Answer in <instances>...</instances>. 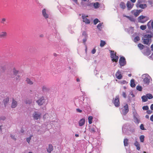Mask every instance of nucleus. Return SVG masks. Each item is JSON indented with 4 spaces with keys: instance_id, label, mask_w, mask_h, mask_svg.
<instances>
[{
    "instance_id": "obj_1",
    "label": "nucleus",
    "mask_w": 153,
    "mask_h": 153,
    "mask_svg": "<svg viewBox=\"0 0 153 153\" xmlns=\"http://www.w3.org/2000/svg\"><path fill=\"white\" fill-rule=\"evenodd\" d=\"M152 36L151 34H146L143 36V43L144 44L149 45L150 42L151 41Z\"/></svg>"
},
{
    "instance_id": "obj_2",
    "label": "nucleus",
    "mask_w": 153,
    "mask_h": 153,
    "mask_svg": "<svg viewBox=\"0 0 153 153\" xmlns=\"http://www.w3.org/2000/svg\"><path fill=\"white\" fill-rule=\"evenodd\" d=\"M116 53H114V51H111V57L112 59V61L114 62H118L119 57L116 55Z\"/></svg>"
},
{
    "instance_id": "obj_3",
    "label": "nucleus",
    "mask_w": 153,
    "mask_h": 153,
    "mask_svg": "<svg viewBox=\"0 0 153 153\" xmlns=\"http://www.w3.org/2000/svg\"><path fill=\"white\" fill-rule=\"evenodd\" d=\"M142 1L140 0H138L136 4L137 8H140L142 9H144L147 7V5L146 4H142Z\"/></svg>"
},
{
    "instance_id": "obj_4",
    "label": "nucleus",
    "mask_w": 153,
    "mask_h": 153,
    "mask_svg": "<svg viewBox=\"0 0 153 153\" xmlns=\"http://www.w3.org/2000/svg\"><path fill=\"white\" fill-rule=\"evenodd\" d=\"M149 19L146 16H141L138 19L139 22L143 23L146 22Z\"/></svg>"
},
{
    "instance_id": "obj_5",
    "label": "nucleus",
    "mask_w": 153,
    "mask_h": 153,
    "mask_svg": "<svg viewBox=\"0 0 153 153\" xmlns=\"http://www.w3.org/2000/svg\"><path fill=\"white\" fill-rule=\"evenodd\" d=\"M113 102L116 107H118L120 106V102L118 96H116L113 99Z\"/></svg>"
},
{
    "instance_id": "obj_6",
    "label": "nucleus",
    "mask_w": 153,
    "mask_h": 153,
    "mask_svg": "<svg viewBox=\"0 0 153 153\" xmlns=\"http://www.w3.org/2000/svg\"><path fill=\"white\" fill-rule=\"evenodd\" d=\"M119 64L121 66H124L126 64V59L124 57H121L119 60Z\"/></svg>"
},
{
    "instance_id": "obj_7",
    "label": "nucleus",
    "mask_w": 153,
    "mask_h": 153,
    "mask_svg": "<svg viewBox=\"0 0 153 153\" xmlns=\"http://www.w3.org/2000/svg\"><path fill=\"white\" fill-rule=\"evenodd\" d=\"M129 111L128 106V104H126L124 105L122 110V113L125 115Z\"/></svg>"
},
{
    "instance_id": "obj_8",
    "label": "nucleus",
    "mask_w": 153,
    "mask_h": 153,
    "mask_svg": "<svg viewBox=\"0 0 153 153\" xmlns=\"http://www.w3.org/2000/svg\"><path fill=\"white\" fill-rule=\"evenodd\" d=\"M142 10H132L131 13L133 14L135 17H136L141 12Z\"/></svg>"
},
{
    "instance_id": "obj_9",
    "label": "nucleus",
    "mask_w": 153,
    "mask_h": 153,
    "mask_svg": "<svg viewBox=\"0 0 153 153\" xmlns=\"http://www.w3.org/2000/svg\"><path fill=\"white\" fill-rule=\"evenodd\" d=\"M45 101V100L44 97H42L39 99V100L36 101V102L39 105L41 106L44 104Z\"/></svg>"
},
{
    "instance_id": "obj_10",
    "label": "nucleus",
    "mask_w": 153,
    "mask_h": 153,
    "mask_svg": "<svg viewBox=\"0 0 153 153\" xmlns=\"http://www.w3.org/2000/svg\"><path fill=\"white\" fill-rule=\"evenodd\" d=\"M7 36V33L5 31H3L0 33V38L2 39H6Z\"/></svg>"
},
{
    "instance_id": "obj_11",
    "label": "nucleus",
    "mask_w": 153,
    "mask_h": 153,
    "mask_svg": "<svg viewBox=\"0 0 153 153\" xmlns=\"http://www.w3.org/2000/svg\"><path fill=\"white\" fill-rule=\"evenodd\" d=\"M41 116V113L37 112H35L33 114V118L35 120H38L40 118Z\"/></svg>"
},
{
    "instance_id": "obj_12",
    "label": "nucleus",
    "mask_w": 153,
    "mask_h": 153,
    "mask_svg": "<svg viewBox=\"0 0 153 153\" xmlns=\"http://www.w3.org/2000/svg\"><path fill=\"white\" fill-rule=\"evenodd\" d=\"M134 5V4H131L129 1H127L126 6L128 10H131L133 8Z\"/></svg>"
},
{
    "instance_id": "obj_13",
    "label": "nucleus",
    "mask_w": 153,
    "mask_h": 153,
    "mask_svg": "<svg viewBox=\"0 0 153 153\" xmlns=\"http://www.w3.org/2000/svg\"><path fill=\"white\" fill-rule=\"evenodd\" d=\"M147 26L149 30L153 29V20H150L147 23Z\"/></svg>"
},
{
    "instance_id": "obj_14",
    "label": "nucleus",
    "mask_w": 153,
    "mask_h": 153,
    "mask_svg": "<svg viewBox=\"0 0 153 153\" xmlns=\"http://www.w3.org/2000/svg\"><path fill=\"white\" fill-rule=\"evenodd\" d=\"M82 17L83 19V21L86 24H89L90 22V20L87 19V17H88V16H85L82 15Z\"/></svg>"
},
{
    "instance_id": "obj_15",
    "label": "nucleus",
    "mask_w": 153,
    "mask_h": 153,
    "mask_svg": "<svg viewBox=\"0 0 153 153\" xmlns=\"http://www.w3.org/2000/svg\"><path fill=\"white\" fill-rule=\"evenodd\" d=\"M85 118H82L80 120L79 122V126H83L85 123Z\"/></svg>"
},
{
    "instance_id": "obj_16",
    "label": "nucleus",
    "mask_w": 153,
    "mask_h": 153,
    "mask_svg": "<svg viewBox=\"0 0 153 153\" xmlns=\"http://www.w3.org/2000/svg\"><path fill=\"white\" fill-rule=\"evenodd\" d=\"M42 14L43 16L46 19H47L48 17V15L46 13V10L45 9H43L42 10Z\"/></svg>"
},
{
    "instance_id": "obj_17",
    "label": "nucleus",
    "mask_w": 153,
    "mask_h": 153,
    "mask_svg": "<svg viewBox=\"0 0 153 153\" xmlns=\"http://www.w3.org/2000/svg\"><path fill=\"white\" fill-rule=\"evenodd\" d=\"M17 104V102L15 100H14L13 99V101L12 103L11 107L12 108H15Z\"/></svg>"
},
{
    "instance_id": "obj_18",
    "label": "nucleus",
    "mask_w": 153,
    "mask_h": 153,
    "mask_svg": "<svg viewBox=\"0 0 153 153\" xmlns=\"http://www.w3.org/2000/svg\"><path fill=\"white\" fill-rule=\"evenodd\" d=\"M53 146L51 144H49L48 148L47 149V152L49 153H51L53 150Z\"/></svg>"
},
{
    "instance_id": "obj_19",
    "label": "nucleus",
    "mask_w": 153,
    "mask_h": 153,
    "mask_svg": "<svg viewBox=\"0 0 153 153\" xmlns=\"http://www.w3.org/2000/svg\"><path fill=\"white\" fill-rule=\"evenodd\" d=\"M13 72L14 74L16 75L18 74H19L20 72L18 70L16 69L15 68H14L13 69Z\"/></svg>"
},
{
    "instance_id": "obj_20",
    "label": "nucleus",
    "mask_w": 153,
    "mask_h": 153,
    "mask_svg": "<svg viewBox=\"0 0 153 153\" xmlns=\"http://www.w3.org/2000/svg\"><path fill=\"white\" fill-rule=\"evenodd\" d=\"M134 145L136 147L137 149L138 150H140V144L137 141H136L135 142V143H134Z\"/></svg>"
},
{
    "instance_id": "obj_21",
    "label": "nucleus",
    "mask_w": 153,
    "mask_h": 153,
    "mask_svg": "<svg viewBox=\"0 0 153 153\" xmlns=\"http://www.w3.org/2000/svg\"><path fill=\"white\" fill-rule=\"evenodd\" d=\"M143 81L145 84L148 85L150 81V79H148L147 77H146L143 79Z\"/></svg>"
},
{
    "instance_id": "obj_22",
    "label": "nucleus",
    "mask_w": 153,
    "mask_h": 153,
    "mask_svg": "<svg viewBox=\"0 0 153 153\" xmlns=\"http://www.w3.org/2000/svg\"><path fill=\"white\" fill-rule=\"evenodd\" d=\"M130 86L132 87H134L135 86V84L134 83V79H132L131 80Z\"/></svg>"
},
{
    "instance_id": "obj_23",
    "label": "nucleus",
    "mask_w": 153,
    "mask_h": 153,
    "mask_svg": "<svg viewBox=\"0 0 153 153\" xmlns=\"http://www.w3.org/2000/svg\"><path fill=\"white\" fill-rule=\"evenodd\" d=\"M120 6L121 8L123 9H124L126 8L125 4L124 2H121L120 3Z\"/></svg>"
},
{
    "instance_id": "obj_24",
    "label": "nucleus",
    "mask_w": 153,
    "mask_h": 153,
    "mask_svg": "<svg viewBox=\"0 0 153 153\" xmlns=\"http://www.w3.org/2000/svg\"><path fill=\"white\" fill-rule=\"evenodd\" d=\"M9 98L7 97L3 100L4 103V105L5 106L7 104L8 102L9 101Z\"/></svg>"
},
{
    "instance_id": "obj_25",
    "label": "nucleus",
    "mask_w": 153,
    "mask_h": 153,
    "mask_svg": "<svg viewBox=\"0 0 153 153\" xmlns=\"http://www.w3.org/2000/svg\"><path fill=\"white\" fill-rule=\"evenodd\" d=\"M141 98L142 100V101L143 102H146L148 100V99L146 95L143 96Z\"/></svg>"
},
{
    "instance_id": "obj_26",
    "label": "nucleus",
    "mask_w": 153,
    "mask_h": 153,
    "mask_svg": "<svg viewBox=\"0 0 153 153\" xmlns=\"http://www.w3.org/2000/svg\"><path fill=\"white\" fill-rule=\"evenodd\" d=\"M27 83L28 84L32 85L33 84V82L32 80H31L29 78H27L26 80Z\"/></svg>"
},
{
    "instance_id": "obj_27",
    "label": "nucleus",
    "mask_w": 153,
    "mask_h": 153,
    "mask_svg": "<svg viewBox=\"0 0 153 153\" xmlns=\"http://www.w3.org/2000/svg\"><path fill=\"white\" fill-rule=\"evenodd\" d=\"M128 140L126 138V139H124L123 142H124V145L125 146H128Z\"/></svg>"
},
{
    "instance_id": "obj_28",
    "label": "nucleus",
    "mask_w": 153,
    "mask_h": 153,
    "mask_svg": "<svg viewBox=\"0 0 153 153\" xmlns=\"http://www.w3.org/2000/svg\"><path fill=\"white\" fill-rule=\"evenodd\" d=\"M106 44L105 42L103 40H101L100 41V46L101 47H103Z\"/></svg>"
},
{
    "instance_id": "obj_29",
    "label": "nucleus",
    "mask_w": 153,
    "mask_h": 153,
    "mask_svg": "<svg viewBox=\"0 0 153 153\" xmlns=\"http://www.w3.org/2000/svg\"><path fill=\"white\" fill-rule=\"evenodd\" d=\"M146 96H147V99H152L153 97L152 95L150 94H146Z\"/></svg>"
},
{
    "instance_id": "obj_30",
    "label": "nucleus",
    "mask_w": 153,
    "mask_h": 153,
    "mask_svg": "<svg viewBox=\"0 0 153 153\" xmlns=\"http://www.w3.org/2000/svg\"><path fill=\"white\" fill-rule=\"evenodd\" d=\"M93 119V117L92 116H89L88 117V123L89 124H91L92 123V121Z\"/></svg>"
},
{
    "instance_id": "obj_31",
    "label": "nucleus",
    "mask_w": 153,
    "mask_h": 153,
    "mask_svg": "<svg viewBox=\"0 0 153 153\" xmlns=\"http://www.w3.org/2000/svg\"><path fill=\"white\" fill-rule=\"evenodd\" d=\"M116 76H122L121 72L119 70L115 74Z\"/></svg>"
},
{
    "instance_id": "obj_32",
    "label": "nucleus",
    "mask_w": 153,
    "mask_h": 153,
    "mask_svg": "<svg viewBox=\"0 0 153 153\" xmlns=\"http://www.w3.org/2000/svg\"><path fill=\"white\" fill-rule=\"evenodd\" d=\"M102 23H99L97 25V27L98 29L100 30H101L102 28Z\"/></svg>"
},
{
    "instance_id": "obj_33",
    "label": "nucleus",
    "mask_w": 153,
    "mask_h": 153,
    "mask_svg": "<svg viewBox=\"0 0 153 153\" xmlns=\"http://www.w3.org/2000/svg\"><path fill=\"white\" fill-rule=\"evenodd\" d=\"M138 47L139 48L140 50L143 49L144 48V46L140 43H139L138 44Z\"/></svg>"
},
{
    "instance_id": "obj_34",
    "label": "nucleus",
    "mask_w": 153,
    "mask_h": 153,
    "mask_svg": "<svg viewBox=\"0 0 153 153\" xmlns=\"http://www.w3.org/2000/svg\"><path fill=\"white\" fill-rule=\"evenodd\" d=\"M99 4L98 2H96L94 4V6L95 8H98L99 7Z\"/></svg>"
},
{
    "instance_id": "obj_35",
    "label": "nucleus",
    "mask_w": 153,
    "mask_h": 153,
    "mask_svg": "<svg viewBox=\"0 0 153 153\" xmlns=\"http://www.w3.org/2000/svg\"><path fill=\"white\" fill-rule=\"evenodd\" d=\"M147 27V26L146 25H142L140 27V29L142 30H145Z\"/></svg>"
},
{
    "instance_id": "obj_36",
    "label": "nucleus",
    "mask_w": 153,
    "mask_h": 153,
    "mask_svg": "<svg viewBox=\"0 0 153 153\" xmlns=\"http://www.w3.org/2000/svg\"><path fill=\"white\" fill-rule=\"evenodd\" d=\"M140 141L141 142H143L144 140V136L143 135H141L140 137Z\"/></svg>"
},
{
    "instance_id": "obj_37",
    "label": "nucleus",
    "mask_w": 153,
    "mask_h": 153,
    "mask_svg": "<svg viewBox=\"0 0 153 153\" xmlns=\"http://www.w3.org/2000/svg\"><path fill=\"white\" fill-rule=\"evenodd\" d=\"M148 4L151 7L152 6V4H153V0H148Z\"/></svg>"
},
{
    "instance_id": "obj_38",
    "label": "nucleus",
    "mask_w": 153,
    "mask_h": 153,
    "mask_svg": "<svg viewBox=\"0 0 153 153\" xmlns=\"http://www.w3.org/2000/svg\"><path fill=\"white\" fill-rule=\"evenodd\" d=\"M140 40V37L138 36H137L134 39V41L136 42Z\"/></svg>"
},
{
    "instance_id": "obj_39",
    "label": "nucleus",
    "mask_w": 153,
    "mask_h": 153,
    "mask_svg": "<svg viewBox=\"0 0 153 153\" xmlns=\"http://www.w3.org/2000/svg\"><path fill=\"white\" fill-rule=\"evenodd\" d=\"M32 102V100L30 99H27V100H26V103L27 104H30Z\"/></svg>"
},
{
    "instance_id": "obj_40",
    "label": "nucleus",
    "mask_w": 153,
    "mask_h": 153,
    "mask_svg": "<svg viewBox=\"0 0 153 153\" xmlns=\"http://www.w3.org/2000/svg\"><path fill=\"white\" fill-rule=\"evenodd\" d=\"M136 88L137 90L139 91H142V87L141 86H137L136 87Z\"/></svg>"
},
{
    "instance_id": "obj_41",
    "label": "nucleus",
    "mask_w": 153,
    "mask_h": 153,
    "mask_svg": "<svg viewBox=\"0 0 153 153\" xmlns=\"http://www.w3.org/2000/svg\"><path fill=\"white\" fill-rule=\"evenodd\" d=\"M128 19L131 21L132 22H134L135 20L134 19V18H133L132 16H129V17Z\"/></svg>"
},
{
    "instance_id": "obj_42",
    "label": "nucleus",
    "mask_w": 153,
    "mask_h": 153,
    "mask_svg": "<svg viewBox=\"0 0 153 153\" xmlns=\"http://www.w3.org/2000/svg\"><path fill=\"white\" fill-rule=\"evenodd\" d=\"M90 131L91 133H94L95 132V129L94 128H91L90 129Z\"/></svg>"
},
{
    "instance_id": "obj_43",
    "label": "nucleus",
    "mask_w": 153,
    "mask_h": 153,
    "mask_svg": "<svg viewBox=\"0 0 153 153\" xmlns=\"http://www.w3.org/2000/svg\"><path fill=\"white\" fill-rule=\"evenodd\" d=\"M99 22V20L97 19H96L94 21V25H96Z\"/></svg>"
},
{
    "instance_id": "obj_44",
    "label": "nucleus",
    "mask_w": 153,
    "mask_h": 153,
    "mask_svg": "<svg viewBox=\"0 0 153 153\" xmlns=\"http://www.w3.org/2000/svg\"><path fill=\"white\" fill-rule=\"evenodd\" d=\"M32 137V135H30L29 137L27 138V141L28 142V143H29L30 141V140L31 137Z\"/></svg>"
},
{
    "instance_id": "obj_45",
    "label": "nucleus",
    "mask_w": 153,
    "mask_h": 153,
    "mask_svg": "<svg viewBox=\"0 0 153 153\" xmlns=\"http://www.w3.org/2000/svg\"><path fill=\"white\" fill-rule=\"evenodd\" d=\"M142 108L143 110H147L149 109V107L147 105L144 106Z\"/></svg>"
},
{
    "instance_id": "obj_46",
    "label": "nucleus",
    "mask_w": 153,
    "mask_h": 153,
    "mask_svg": "<svg viewBox=\"0 0 153 153\" xmlns=\"http://www.w3.org/2000/svg\"><path fill=\"white\" fill-rule=\"evenodd\" d=\"M140 129L142 130H145V128L144 127V126H143V124H141L140 125Z\"/></svg>"
},
{
    "instance_id": "obj_47",
    "label": "nucleus",
    "mask_w": 153,
    "mask_h": 153,
    "mask_svg": "<svg viewBox=\"0 0 153 153\" xmlns=\"http://www.w3.org/2000/svg\"><path fill=\"white\" fill-rule=\"evenodd\" d=\"M6 19L5 18H3L1 21V22L2 23L4 24L5 23V22H6Z\"/></svg>"
},
{
    "instance_id": "obj_48",
    "label": "nucleus",
    "mask_w": 153,
    "mask_h": 153,
    "mask_svg": "<svg viewBox=\"0 0 153 153\" xmlns=\"http://www.w3.org/2000/svg\"><path fill=\"white\" fill-rule=\"evenodd\" d=\"M122 95L123 97L125 98H126V93L125 92H123Z\"/></svg>"
},
{
    "instance_id": "obj_49",
    "label": "nucleus",
    "mask_w": 153,
    "mask_h": 153,
    "mask_svg": "<svg viewBox=\"0 0 153 153\" xmlns=\"http://www.w3.org/2000/svg\"><path fill=\"white\" fill-rule=\"evenodd\" d=\"M96 51V50L94 48L93 49V50H92V51H91V53L92 54H94L95 53Z\"/></svg>"
},
{
    "instance_id": "obj_50",
    "label": "nucleus",
    "mask_w": 153,
    "mask_h": 153,
    "mask_svg": "<svg viewBox=\"0 0 153 153\" xmlns=\"http://www.w3.org/2000/svg\"><path fill=\"white\" fill-rule=\"evenodd\" d=\"M142 76L146 77V76H149L147 74H143L142 75Z\"/></svg>"
},
{
    "instance_id": "obj_51",
    "label": "nucleus",
    "mask_w": 153,
    "mask_h": 153,
    "mask_svg": "<svg viewBox=\"0 0 153 153\" xmlns=\"http://www.w3.org/2000/svg\"><path fill=\"white\" fill-rule=\"evenodd\" d=\"M150 120L152 122H153V115H152L151 116Z\"/></svg>"
},
{
    "instance_id": "obj_52",
    "label": "nucleus",
    "mask_w": 153,
    "mask_h": 153,
    "mask_svg": "<svg viewBox=\"0 0 153 153\" xmlns=\"http://www.w3.org/2000/svg\"><path fill=\"white\" fill-rule=\"evenodd\" d=\"M76 111H78V112H79V113H81L82 112V111L79 109H77Z\"/></svg>"
},
{
    "instance_id": "obj_53",
    "label": "nucleus",
    "mask_w": 153,
    "mask_h": 153,
    "mask_svg": "<svg viewBox=\"0 0 153 153\" xmlns=\"http://www.w3.org/2000/svg\"><path fill=\"white\" fill-rule=\"evenodd\" d=\"M11 137H12V138L14 140H16V138H15V137L13 135H11Z\"/></svg>"
},
{
    "instance_id": "obj_54",
    "label": "nucleus",
    "mask_w": 153,
    "mask_h": 153,
    "mask_svg": "<svg viewBox=\"0 0 153 153\" xmlns=\"http://www.w3.org/2000/svg\"><path fill=\"white\" fill-rule=\"evenodd\" d=\"M86 40H87L86 39H84L83 40V43L85 45V42L86 41Z\"/></svg>"
},
{
    "instance_id": "obj_55",
    "label": "nucleus",
    "mask_w": 153,
    "mask_h": 153,
    "mask_svg": "<svg viewBox=\"0 0 153 153\" xmlns=\"http://www.w3.org/2000/svg\"><path fill=\"white\" fill-rule=\"evenodd\" d=\"M123 16L124 17H126V18H127L128 19V18H129V17L130 16H126V15L125 14H123Z\"/></svg>"
},
{
    "instance_id": "obj_56",
    "label": "nucleus",
    "mask_w": 153,
    "mask_h": 153,
    "mask_svg": "<svg viewBox=\"0 0 153 153\" xmlns=\"http://www.w3.org/2000/svg\"><path fill=\"white\" fill-rule=\"evenodd\" d=\"M147 112L148 114H150L152 113V111L150 110H148L147 111Z\"/></svg>"
},
{
    "instance_id": "obj_57",
    "label": "nucleus",
    "mask_w": 153,
    "mask_h": 153,
    "mask_svg": "<svg viewBox=\"0 0 153 153\" xmlns=\"http://www.w3.org/2000/svg\"><path fill=\"white\" fill-rule=\"evenodd\" d=\"M130 0L133 3H135L136 1V0Z\"/></svg>"
},
{
    "instance_id": "obj_58",
    "label": "nucleus",
    "mask_w": 153,
    "mask_h": 153,
    "mask_svg": "<svg viewBox=\"0 0 153 153\" xmlns=\"http://www.w3.org/2000/svg\"><path fill=\"white\" fill-rule=\"evenodd\" d=\"M150 108L151 110H153V104L151 105Z\"/></svg>"
},
{
    "instance_id": "obj_59",
    "label": "nucleus",
    "mask_w": 153,
    "mask_h": 153,
    "mask_svg": "<svg viewBox=\"0 0 153 153\" xmlns=\"http://www.w3.org/2000/svg\"><path fill=\"white\" fill-rule=\"evenodd\" d=\"M150 57L153 60V53H152L151 55L150 56Z\"/></svg>"
},
{
    "instance_id": "obj_60",
    "label": "nucleus",
    "mask_w": 153,
    "mask_h": 153,
    "mask_svg": "<svg viewBox=\"0 0 153 153\" xmlns=\"http://www.w3.org/2000/svg\"><path fill=\"white\" fill-rule=\"evenodd\" d=\"M39 37L41 38H42L44 37V35L42 34H41L39 35Z\"/></svg>"
},
{
    "instance_id": "obj_61",
    "label": "nucleus",
    "mask_w": 153,
    "mask_h": 153,
    "mask_svg": "<svg viewBox=\"0 0 153 153\" xmlns=\"http://www.w3.org/2000/svg\"><path fill=\"white\" fill-rule=\"evenodd\" d=\"M151 50L153 51V45H152L151 46Z\"/></svg>"
},
{
    "instance_id": "obj_62",
    "label": "nucleus",
    "mask_w": 153,
    "mask_h": 153,
    "mask_svg": "<svg viewBox=\"0 0 153 153\" xmlns=\"http://www.w3.org/2000/svg\"><path fill=\"white\" fill-rule=\"evenodd\" d=\"M146 117L147 119H148L149 118V116L148 115H147L146 116Z\"/></svg>"
},
{
    "instance_id": "obj_63",
    "label": "nucleus",
    "mask_w": 153,
    "mask_h": 153,
    "mask_svg": "<svg viewBox=\"0 0 153 153\" xmlns=\"http://www.w3.org/2000/svg\"><path fill=\"white\" fill-rule=\"evenodd\" d=\"M1 119L4 120L5 119V117H3L1 118Z\"/></svg>"
},
{
    "instance_id": "obj_64",
    "label": "nucleus",
    "mask_w": 153,
    "mask_h": 153,
    "mask_svg": "<svg viewBox=\"0 0 153 153\" xmlns=\"http://www.w3.org/2000/svg\"><path fill=\"white\" fill-rule=\"evenodd\" d=\"M76 81L77 82H79L80 81V80H79V79L78 78H77V79H76Z\"/></svg>"
}]
</instances>
